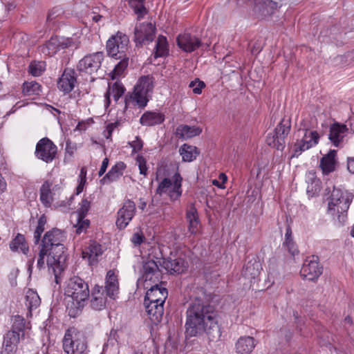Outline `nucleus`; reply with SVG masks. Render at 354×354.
Segmentation results:
<instances>
[{
  "label": "nucleus",
  "mask_w": 354,
  "mask_h": 354,
  "mask_svg": "<svg viewBox=\"0 0 354 354\" xmlns=\"http://www.w3.org/2000/svg\"><path fill=\"white\" fill-rule=\"evenodd\" d=\"M168 272L170 274H181L185 272L187 268V261L180 257L172 259L171 257L163 259L162 263H160Z\"/></svg>",
  "instance_id": "obj_20"
},
{
  "label": "nucleus",
  "mask_w": 354,
  "mask_h": 354,
  "mask_svg": "<svg viewBox=\"0 0 354 354\" xmlns=\"http://www.w3.org/2000/svg\"><path fill=\"white\" fill-rule=\"evenodd\" d=\"M134 88L148 95L154 88V78L149 75L142 76Z\"/></svg>",
  "instance_id": "obj_36"
},
{
  "label": "nucleus",
  "mask_w": 354,
  "mask_h": 354,
  "mask_svg": "<svg viewBox=\"0 0 354 354\" xmlns=\"http://www.w3.org/2000/svg\"><path fill=\"white\" fill-rule=\"evenodd\" d=\"M182 176L176 171L173 176V181L169 178H164L161 180L156 189V194L162 196L168 192L170 200L176 201L182 195Z\"/></svg>",
  "instance_id": "obj_7"
},
{
  "label": "nucleus",
  "mask_w": 354,
  "mask_h": 354,
  "mask_svg": "<svg viewBox=\"0 0 354 354\" xmlns=\"http://www.w3.org/2000/svg\"><path fill=\"white\" fill-rule=\"evenodd\" d=\"M115 59H120V62L115 66L113 70L109 73L111 80H115L120 76L127 69L129 65V55L123 57H117Z\"/></svg>",
  "instance_id": "obj_40"
},
{
  "label": "nucleus",
  "mask_w": 354,
  "mask_h": 354,
  "mask_svg": "<svg viewBox=\"0 0 354 354\" xmlns=\"http://www.w3.org/2000/svg\"><path fill=\"white\" fill-rule=\"evenodd\" d=\"M279 8L278 3L272 0H257L254 11L263 18L272 15Z\"/></svg>",
  "instance_id": "obj_23"
},
{
  "label": "nucleus",
  "mask_w": 354,
  "mask_h": 354,
  "mask_svg": "<svg viewBox=\"0 0 354 354\" xmlns=\"http://www.w3.org/2000/svg\"><path fill=\"white\" fill-rule=\"evenodd\" d=\"M56 37L57 44L58 47V50H64L66 48H68L74 45V41L72 38H64V37Z\"/></svg>",
  "instance_id": "obj_54"
},
{
  "label": "nucleus",
  "mask_w": 354,
  "mask_h": 354,
  "mask_svg": "<svg viewBox=\"0 0 354 354\" xmlns=\"http://www.w3.org/2000/svg\"><path fill=\"white\" fill-rule=\"evenodd\" d=\"M136 204L131 200H127L118 212V218L115 222L119 230H124L136 214Z\"/></svg>",
  "instance_id": "obj_15"
},
{
  "label": "nucleus",
  "mask_w": 354,
  "mask_h": 354,
  "mask_svg": "<svg viewBox=\"0 0 354 354\" xmlns=\"http://www.w3.org/2000/svg\"><path fill=\"white\" fill-rule=\"evenodd\" d=\"M145 306L151 322L156 325L158 324L161 321L164 313V305L160 304H150L149 303Z\"/></svg>",
  "instance_id": "obj_29"
},
{
  "label": "nucleus",
  "mask_w": 354,
  "mask_h": 354,
  "mask_svg": "<svg viewBox=\"0 0 354 354\" xmlns=\"http://www.w3.org/2000/svg\"><path fill=\"white\" fill-rule=\"evenodd\" d=\"M186 219L189 223V232L192 234H196L199 230L200 220L197 209L194 203H191L186 210Z\"/></svg>",
  "instance_id": "obj_26"
},
{
  "label": "nucleus",
  "mask_w": 354,
  "mask_h": 354,
  "mask_svg": "<svg viewBox=\"0 0 354 354\" xmlns=\"http://www.w3.org/2000/svg\"><path fill=\"white\" fill-rule=\"evenodd\" d=\"M202 133V129L196 126L180 124L176 128V136L180 138L189 139Z\"/></svg>",
  "instance_id": "obj_30"
},
{
  "label": "nucleus",
  "mask_w": 354,
  "mask_h": 354,
  "mask_svg": "<svg viewBox=\"0 0 354 354\" xmlns=\"http://www.w3.org/2000/svg\"><path fill=\"white\" fill-rule=\"evenodd\" d=\"M218 315L214 307L199 297L192 301L187 310L185 332H207L219 330Z\"/></svg>",
  "instance_id": "obj_1"
},
{
  "label": "nucleus",
  "mask_w": 354,
  "mask_h": 354,
  "mask_svg": "<svg viewBox=\"0 0 354 354\" xmlns=\"http://www.w3.org/2000/svg\"><path fill=\"white\" fill-rule=\"evenodd\" d=\"M46 249L48 254L46 264L49 272H52L54 274L55 283L59 284L62 279V274L66 268V249L64 244L48 247Z\"/></svg>",
  "instance_id": "obj_5"
},
{
  "label": "nucleus",
  "mask_w": 354,
  "mask_h": 354,
  "mask_svg": "<svg viewBox=\"0 0 354 354\" xmlns=\"http://www.w3.org/2000/svg\"><path fill=\"white\" fill-rule=\"evenodd\" d=\"M44 71V63L41 62H32L28 66L29 73L35 77L40 76Z\"/></svg>",
  "instance_id": "obj_49"
},
{
  "label": "nucleus",
  "mask_w": 354,
  "mask_h": 354,
  "mask_svg": "<svg viewBox=\"0 0 354 354\" xmlns=\"http://www.w3.org/2000/svg\"><path fill=\"white\" fill-rule=\"evenodd\" d=\"M176 42L178 46L186 53H192L205 46L200 38L188 32L178 35L176 38ZM208 47L209 45L205 44V48L203 50H207Z\"/></svg>",
  "instance_id": "obj_14"
},
{
  "label": "nucleus",
  "mask_w": 354,
  "mask_h": 354,
  "mask_svg": "<svg viewBox=\"0 0 354 354\" xmlns=\"http://www.w3.org/2000/svg\"><path fill=\"white\" fill-rule=\"evenodd\" d=\"M63 348L67 354H86L87 343L84 333H65Z\"/></svg>",
  "instance_id": "obj_10"
},
{
  "label": "nucleus",
  "mask_w": 354,
  "mask_h": 354,
  "mask_svg": "<svg viewBox=\"0 0 354 354\" xmlns=\"http://www.w3.org/2000/svg\"><path fill=\"white\" fill-rule=\"evenodd\" d=\"M147 96V94L134 88L132 93L125 95L124 113H126L129 108L135 107L136 105L140 108L145 107L149 101Z\"/></svg>",
  "instance_id": "obj_18"
},
{
  "label": "nucleus",
  "mask_w": 354,
  "mask_h": 354,
  "mask_svg": "<svg viewBox=\"0 0 354 354\" xmlns=\"http://www.w3.org/2000/svg\"><path fill=\"white\" fill-rule=\"evenodd\" d=\"M86 217L77 216V224L74 226L76 230L75 232L77 234H80L82 232H86L90 226V220L86 219Z\"/></svg>",
  "instance_id": "obj_51"
},
{
  "label": "nucleus",
  "mask_w": 354,
  "mask_h": 354,
  "mask_svg": "<svg viewBox=\"0 0 354 354\" xmlns=\"http://www.w3.org/2000/svg\"><path fill=\"white\" fill-rule=\"evenodd\" d=\"M142 272V279L145 282V288H148L147 281L156 283L159 281L161 275L159 266L153 259H148L143 263Z\"/></svg>",
  "instance_id": "obj_17"
},
{
  "label": "nucleus",
  "mask_w": 354,
  "mask_h": 354,
  "mask_svg": "<svg viewBox=\"0 0 354 354\" xmlns=\"http://www.w3.org/2000/svg\"><path fill=\"white\" fill-rule=\"evenodd\" d=\"M48 257L47 249L40 246L39 257L37 262V267L39 270L45 268V257Z\"/></svg>",
  "instance_id": "obj_57"
},
{
  "label": "nucleus",
  "mask_w": 354,
  "mask_h": 354,
  "mask_svg": "<svg viewBox=\"0 0 354 354\" xmlns=\"http://www.w3.org/2000/svg\"><path fill=\"white\" fill-rule=\"evenodd\" d=\"M7 190V183L2 176V174L0 173V195L6 192Z\"/></svg>",
  "instance_id": "obj_62"
},
{
  "label": "nucleus",
  "mask_w": 354,
  "mask_h": 354,
  "mask_svg": "<svg viewBox=\"0 0 354 354\" xmlns=\"http://www.w3.org/2000/svg\"><path fill=\"white\" fill-rule=\"evenodd\" d=\"M119 292L118 277L110 270L107 272L105 286L95 284L91 289L90 306L95 310H102L110 301L115 300Z\"/></svg>",
  "instance_id": "obj_2"
},
{
  "label": "nucleus",
  "mask_w": 354,
  "mask_h": 354,
  "mask_svg": "<svg viewBox=\"0 0 354 354\" xmlns=\"http://www.w3.org/2000/svg\"><path fill=\"white\" fill-rule=\"evenodd\" d=\"M63 14V12L61 9L57 8H53L51 10L48 12L47 15L46 21L47 23H56L59 21V18H61V15Z\"/></svg>",
  "instance_id": "obj_55"
},
{
  "label": "nucleus",
  "mask_w": 354,
  "mask_h": 354,
  "mask_svg": "<svg viewBox=\"0 0 354 354\" xmlns=\"http://www.w3.org/2000/svg\"><path fill=\"white\" fill-rule=\"evenodd\" d=\"M291 129L290 119L283 118L272 133H268L266 142L269 147L283 151L286 146V138Z\"/></svg>",
  "instance_id": "obj_6"
},
{
  "label": "nucleus",
  "mask_w": 354,
  "mask_h": 354,
  "mask_svg": "<svg viewBox=\"0 0 354 354\" xmlns=\"http://www.w3.org/2000/svg\"><path fill=\"white\" fill-rule=\"evenodd\" d=\"M47 223V217L45 214H42L37 223V226L34 232V242L35 244H38L41 239V234L45 230V225Z\"/></svg>",
  "instance_id": "obj_47"
},
{
  "label": "nucleus",
  "mask_w": 354,
  "mask_h": 354,
  "mask_svg": "<svg viewBox=\"0 0 354 354\" xmlns=\"http://www.w3.org/2000/svg\"><path fill=\"white\" fill-rule=\"evenodd\" d=\"M261 265L257 261H249L243 267V274L248 279H255L260 274Z\"/></svg>",
  "instance_id": "obj_38"
},
{
  "label": "nucleus",
  "mask_w": 354,
  "mask_h": 354,
  "mask_svg": "<svg viewBox=\"0 0 354 354\" xmlns=\"http://www.w3.org/2000/svg\"><path fill=\"white\" fill-rule=\"evenodd\" d=\"M85 183H86L85 177H84L83 178H81V180H80V183L78 184V185L76 187V192H75V194L77 195L80 194L83 191Z\"/></svg>",
  "instance_id": "obj_64"
},
{
  "label": "nucleus",
  "mask_w": 354,
  "mask_h": 354,
  "mask_svg": "<svg viewBox=\"0 0 354 354\" xmlns=\"http://www.w3.org/2000/svg\"><path fill=\"white\" fill-rule=\"evenodd\" d=\"M323 273V266L318 256L308 257L303 263L300 275L303 279L316 282Z\"/></svg>",
  "instance_id": "obj_11"
},
{
  "label": "nucleus",
  "mask_w": 354,
  "mask_h": 354,
  "mask_svg": "<svg viewBox=\"0 0 354 354\" xmlns=\"http://www.w3.org/2000/svg\"><path fill=\"white\" fill-rule=\"evenodd\" d=\"M348 130L346 124L334 122L330 127L328 139L334 146L339 147Z\"/></svg>",
  "instance_id": "obj_21"
},
{
  "label": "nucleus",
  "mask_w": 354,
  "mask_h": 354,
  "mask_svg": "<svg viewBox=\"0 0 354 354\" xmlns=\"http://www.w3.org/2000/svg\"><path fill=\"white\" fill-rule=\"evenodd\" d=\"M104 59L103 51L89 53L82 58L77 64V70L80 74L93 75L100 68Z\"/></svg>",
  "instance_id": "obj_9"
},
{
  "label": "nucleus",
  "mask_w": 354,
  "mask_h": 354,
  "mask_svg": "<svg viewBox=\"0 0 354 354\" xmlns=\"http://www.w3.org/2000/svg\"><path fill=\"white\" fill-rule=\"evenodd\" d=\"M108 89H110V94L113 95L115 102L118 101L120 97L124 95L126 91L123 84L119 81L114 82L112 85L109 84Z\"/></svg>",
  "instance_id": "obj_46"
},
{
  "label": "nucleus",
  "mask_w": 354,
  "mask_h": 354,
  "mask_svg": "<svg viewBox=\"0 0 354 354\" xmlns=\"http://www.w3.org/2000/svg\"><path fill=\"white\" fill-rule=\"evenodd\" d=\"M255 347V339L250 336L240 337L235 345L239 354H250Z\"/></svg>",
  "instance_id": "obj_28"
},
{
  "label": "nucleus",
  "mask_w": 354,
  "mask_h": 354,
  "mask_svg": "<svg viewBox=\"0 0 354 354\" xmlns=\"http://www.w3.org/2000/svg\"><path fill=\"white\" fill-rule=\"evenodd\" d=\"M336 156L337 151L330 149L327 154L321 158L319 167L323 174L328 175L336 169V165H337Z\"/></svg>",
  "instance_id": "obj_22"
},
{
  "label": "nucleus",
  "mask_w": 354,
  "mask_h": 354,
  "mask_svg": "<svg viewBox=\"0 0 354 354\" xmlns=\"http://www.w3.org/2000/svg\"><path fill=\"white\" fill-rule=\"evenodd\" d=\"M77 82V75L73 68H66L57 81V88L64 94H68Z\"/></svg>",
  "instance_id": "obj_16"
},
{
  "label": "nucleus",
  "mask_w": 354,
  "mask_h": 354,
  "mask_svg": "<svg viewBox=\"0 0 354 354\" xmlns=\"http://www.w3.org/2000/svg\"><path fill=\"white\" fill-rule=\"evenodd\" d=\"M9 248L14 252H21L27 254L29 252V247L24 234L18 233L16 236L11 240L9 243Z\"/></svg>",
  "instance_id": "obj_31"
},
{
  "label": "nucleus",
  "mask_w": 354,
  "mask_h": 354,
  "mask_svg": "<svg viewBox=\"0 0 354 354\" xmlns=\"http://www.w3.org/2000/svg\"><path fill=\"white\" fill-rule=\"evenodd\" d=\"M156 28L152 23H142L134 29L133 41L136 47H142L153 41L155 38Z\"/></svg>",
  "instance_id": "obj_13"
},
{
  "label": "nucleus",
  "mask_w": 354,
  "mask_h": 354,
  "mask_svg": "<svg viewBox=\"0 0 354 354\" xmlns=\"http://www.w3.org/2000/svg\"><path fill=\"white\" fill-rule=\"evenodd\" d=\"M118 333H109L107 342L104 344V349L107 348L109 346H114L115 343H118Z\"/></svg>",
  "instance_id": "obj_60"
},
{
  "label": "nucleus",
  "mask_w": 354,
  "mask_h": 354,
  "mask_svg": "<svg viewBox=\"0 0 354 354\" xmlns=\"http://www.w3.org/2000/svg\"><path fill=\"white\" fill-rule=\"evenodd\" d=\"M77 149L76 143L71 142L70 139L66 140L64 162H69Z\"/></svg>",
  "instance_id": "obj_50"
},
{
  "label": "nucleus",
  "mask_w": 354,
  "mask_h": 354,
  "mask_svg": "<svg viewBox=\"0 0 354 354\" xmlns=\"http://www.w3.org/2000/svg\"><path fill=\"white\" fill-rule=\"evenodd\" d=\"M189 86L192 88L194 93L199 95L202 93V89L205 87V84L198 78H196L190 82Z\"/></svg>",
  "instance_id": "obj_56"
},
{
  "label": "nucleus",
  "mask_w": 354,
  "mask_h": 354,
  "mask_svg": "<svg viewBox=\"0 0 354 354\" xmlns=\"http://www.w3.org/2000/svg\"><path fill=\"white\" fill-rule=\"evenodd\" d=\"M12 326L10 332H25L26 330H30L31 326L29 322L20 315H15L12 317Z\"/></svg>",
  "instance_id": "obj_41"
},
{
  "label": "nucleus",
  "mask_w": 354,
  "mask_h": 354,
  "mask_svg": "<svg viewBox=\"0 0 354 354\" xmlns=\"http://www.w3.org/2000/svg\"><path fill=\"white\" fill-rule=\"evenodd\" d=\"M57 147L47 137L40 139L35 147V155L46 163H50L56 158Z\"/></svg>",
  "instance_id": "obj_12"
},
{
  "label": "nucleus",
  "mask_w": 354,
  "mask_h": 354,
  "mask_svg": "<svg viewBox=\"0 0 354 354\" xmlns=\"http://www.w3.org/2000/svg\"><path fill=\"white\" fill-rule=\"evenodd\" d=\"M313 145L310 143V140L306 141L302 140L300 143L295 145L294 153L292 156H299L303 151L312 147Z\"/></svg>",
  "instance_id": "obj_52"
},
{
  "label": "nucleus",
  "mask_w": 354,
  "mask_h": 354,
  "mask_svg": "<svg viewBox=\"0 0 354 354\" xmlns=\"http://www.w3.org/2000/svg\"><path fill=\"white\" fill-rule=\"evenodd\" d=\"M41 91V86L35 81L25 82L23 84V94L26 96L39 95Z\"/></svg>",
  "instance_id": "obj_44"
},
{
  "label": "nucleus",
  "mask_w": 354,
  "mask_h": 354,
  "mask_svg": "<svg viewBox=\"0 0 354 354\" xmlns=\"http://www.w3.org/2000/svg\"><path fill=\"white\" fill-rule=\"evenodd\" d=\"M65 295L73 299L76 302L75 309L67 307L68 315L75 317L84 306V303L88 299L90 290L88 284L83 279L78 276H73L66 281Z\"/></svg>",
  "instance_id": "obj_3"
},
{
  "label": "nucleus",
  "mask_w": 354,
  "mask_h": 354,
  "mask_svg": "<svg viewBox=\"0 0 354 354\" xmlns=\"http://www.w3.org/2000/svg\"><path fill=\"white\" fill-rule=\"evenodd\" d=\"M165 120L164 113L157 111H145L140 118V123L142 126L152 127L161 124Z\"/></svg>",
  "instance_id": "obj_25"
},
{
  "label": "nucleus",
  "mask_w": 354,
  "mask_h": 354,
  "mask_svg": "<svg viewBox=\"0 0 354 354\" xmlns=\"http://www.w3.org/2000/svg\"><path fill=\"white\" fill-rule=\"evenodd\" d=\"M148 295H150L151 298H155L158 300L156 304H165V299L168 296V291L166 288L160 287L158 283H155L151 286L146 292Z\"/></svg>",
  "instance_id": "obj_32"
},
{
  "label": "nucleus",
  "mask_w": 354,
  "mask_h": 354,
  "mask_svg": "<svg viewBox=\"0 0 354 354\" xmlns=\"http://www.w3.org/2000/svg\"><path fill=\"white\" fill-rule=\"evenodd\" d=\"M180 154L182 156L183 160L185 162H192L199 155L200 151L196 147L183 145L179 149Z\"/></svg>",
  "instance_id": "obj_34"
},
{
  "label": "nucleus",
  "mask_w": 354,
  "mask_h": 354,
  "mask_svg": "<svg viewBox=\"0 0 354 354\" xmlns=\"http://www.w3.org/2000/svg\"><path fill=\"white\" fill-rule=\"evenodd\" d=\"M145 239V237L143 233L140 231L134 233L131 237V241L134 244V245L138 246L144 242Z\"/></svg>",
  "instance_id": "obj_59"
},
{
  "label": "nucleus",
  "mask_w": 354,
  "mask_h": 354,
  "mask_svg": "<svg viewBox=\"0 0 354 354\" xmlns=\"http://www.w3.org/2000/svg\"><path fill=\"white\" fill-rule=\"evenodd\" d=\"M322 189V181L317 178L311 179V183L308 185L307 194L309 197H313L319 193Z\"/></svg>",
  "instance_id": "obj_48"
},
{
  "label": "nucleus",
  "mask_w": 354,
  "mask_h": 354,
  "mask_svg": "<svg viewBox=\"0 0 354 354\" xmlns=\"http://www.w3.org/2000/svg\"><path fill=\"white\" fill-rule=\"evenodd\" d=\"M129 43L128 36L118 31L106 41V49L107 55L113 58L128 56Z\"/></svg>",
  "instance_id": "obj_8"
},
{
  "label": "nucleus",
  "mask_w": 354,
  "mask_h": 354,
  "mask_svg": "<svg viewBox=\"0 0 354 354\" xmlns=\"http://www.w3.org/2000/svg\"><path fill=\"white\" fill-rule=\"evenodd\" d=\"M169 54V45L167 37L163 35H159L153 53L154 58L164 57Z\"/></svg>",
  "instance_id": "obj_35"
},
{
  "label": "nucleus",
  "mask_w": 354,
  "mask_h": 354,
  "mask_svg": "<svg viewBox=\"0 0 354 354\" xmlns=\"http://www.w3.org/2000/svg\"><path fill=\"white\" fill-rule=\"evenodd\" d=\"M129 5L133 12L138 16V19L143 18L147 13V10L145 6L144 0H129Z\"/></svg>",
  "instance_id": "obj_45"
},
{
  "label": "nucleus",
  "mask_w": 354,
  "mask_h": 354,
  "mask_svg": "<svg viewBox=\"0 0 354 354\" xmlns=\"http://www.w3.org/2000/svg\"><path fill=\"white\" fill-rule=\"evenodd\" d=\"M41 304V299L37 292L29 289L26 295V306L28 310V314L31 315L32 311L37 308Z\"/></svg>",
  "instance_id": "obj_37"
},
{
  "label": "nucleus",
  "mask_w": 354,
  "mask_h": 354,
  "mask_svg": "<svg viewBox=\"0 0 354 354\" xmlns=\"http://www.w3.org/2000/svg\"><path fill=\"white\" fill-rule=\"evenodd\" d=\"M127 165L124 162H117L100 180L102 184H108L118 180L124 174Z\"/></svg>",
  "instance_id": "obj_24"
},
{
  "label": "nucleus",
  "mask_w": 354,
  "mask_h": 354,
  "mask_svg": "<svg viewBox=\"0 0 354 354\" xmlns=\"http://www.w3.org/2000/svg\"><path fill=\"white\" fill-rule=\"evenodd\" d=\"M20 333H6L3 337V346L8 353L12 352L19 342Z\"/></svg>",
  "instance_id": "obj_39"
},
{
  "label": "nucleus",
  "mask_w": 354,
  "mask_h": 354,
  "mask_svg": "<svg viewBox=\"0 0 354 354\" xmlns=\"http://www.w3.org/2000/svg\"><path fill=\"white\" fill-rule=\"evenodd\" d=\"M283 245L287 247L288 252L291 255L295 256L299 253L297 246L292 239V229L289 225L287 226L286 230L285 241L283 242Z\"/></svg>",
  "instance_id": "obj_43"
},
{
  "label": "nucleus",
  "mask_w": 354,
  "mask_h": 354,
  "mask_svg": "<svg viewBox=\"0 0 354 354\" xmlns=\"http://www.w3.org/2000/svg\"><path fill=\"white\" fill-rule=\"evenodd\" d=\"M129 145L132 148V153H136L142 150L144 143L140 136H136L135 140L129 142Z\"/></svg>",
  "instance_id": "obj_58"
},
{
  "label": "nucleus",
  "mask_w": 354,
  "mask_h": 354,
  "mask_svg": "<svg viewBox=\"0 0 354 354\" xmlns=\"http://www.w3.org/2000/svg\"><path fill=\"white\" fill-rule=\"evenodd\" d=\"M51 186V182L45 180L40 187V201L46 207H50L53 201V193L50 189Z\"/></svg>",
  "instance_id": "obj_33"
},
{
  "label": "nucleus",
  "mask_w": 354,
  "mask_h": 354,
  "mask_svg": "<svg viewBox=\"0 0 354 354\" xmlns=\"http://www.w3.org/2000/svg\"><path fill=\"white\" fill-rule=\"evenodd\" d=\"M102 254V245L96 241H91L82 252V258L88 259L90 263L97 262V257Z\"/></svg>",
  "instance_id": "obj_27"
},
{
  "label": "nucleus",
  "mask_w": 354,
  "mask_h": 354,
  "mask_svg": "<svg viewBox=\"0 0 354 354\" xmlns=\"http://www.w3.org/2000/svg\"><path fill=\"white\" fill-rule=\"evenodd\" d=\"M65 239L66 236L64 232L55 227L45 233L43 239H41L40 246H42L44 248H48V247L62 245V242L64 241Z\"/></svg>",
  "instance_id": "obj_19"
},
{
  "label": "nucleus",
  "mask_w": 354,
  "mask_h": 354,
  "mask_svg": "<svg viewBox=\"0 0 354 354\" xmlns=\"http://www.w3.org/2000/svg\"><path fill=\"white\" fill-rule=\"evenodd\" d=\"M347 169L351 174H354V157L347 158Z\"/></svg>",
  "instance_id": "obj_63"
},
{
  "label": "nucleus",
  "mask_w": 354,
  "mask_h": 354,
  "mask_svg": "<svg viewBox=\"0 0 354 354\" xmlns=\"http://www.w3.org/2000/svg\"><path fill=\"white\" fill-rule=\"evenodd\" d=\"M80 207L77 210V216L86 217L91 208V202L87 198H83L80 203Z\"/></svg>",
  "instance_id": "obj_53"
},
{
  "label": "nucleus",
  "mask_w": 354,
  "mask_h": 354,
  "mask_svg": "<svg viewBox=\"0 0 354 354\" xmlns=\"http://www.w3.org/2000/svg\"><path fill=\"white\" fill-rule=\"evenodd\" d=\"M41 53L46 56L52 57L58 52L56 37H51L44 44L39 46Z\"/></svg>",
  "instance_id": "obj_42"
},
{
  "label": "nucleus",
  "mask_w": 354,
  "mask_h": 354,
  "mask_svg": "<svg viewBox=\"0 0 354 354\" xmlns=\"http://www.w3.org/2000/svg\"><path fill=\"white\" fill-rule=\"evenodd\" d=\"M109 165V159L107 158H104L102 160L101 167L98 171V176H102L105 172Z\"/></svg>",
  "instance_id": "obj_61"
},
{
  "label": "nucleus",
  "mask_w": 354,
  "mask_h": 354,
  "mask_svg": "<svg viewBox=\"0 0 354 354\" xmlns=\"http://www.w3.org/2000/svg\"><path fill=\"white\" fill-rule=\"evenodd\" d=\"M353 198V193L333 186L328 203L327 212L331 216H337L340 225H343L346 221L347 212Z\"/></svg>",
  "instance_id": "obj_4"
}]
</instances>
